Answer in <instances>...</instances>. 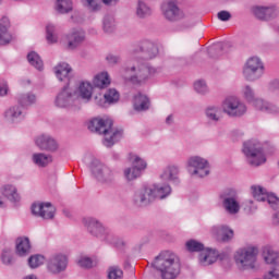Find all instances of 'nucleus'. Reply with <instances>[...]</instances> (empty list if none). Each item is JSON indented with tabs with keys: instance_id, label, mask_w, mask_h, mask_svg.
I'll return each mask as SVG.
<instances>
[{
	"instance_id": "c85d7f7f",
	"label": "nucleus",
	"mask_w": 279,
	"mask_h": 279,
	"mask_svg": "<svg viewBox=\"0 0 279 279\" xmlns=\"http://www.w3.org/2000/svg\"><path fill=\"white\" fill-rule=\"evenodd\" d=\"M15 254L21 257L29 256L32 254V243L29 238L21 236L15 241Z\"/></svg>"
},
{
	"instance_id": "de8ad7c7",
	"label": "nucleus",
	"mask_w": 279,
	"mask_h": 279,
	"mask_svg": "<svg viewBox=\"0 0 279 279\" xmlns=\"http://www.w3.org/2000/svg\"><path fill=\"white\" fill-rule=\"evenodd\" d=\"M1 263L2 265H13L14 256L12 255V251L10 248H4L1 253Z\"/></svg>"
},
{
	"instance_id": "0e129e2a",
	"label": "nucleus",
	"mask_w": 279,
	"mask_h": 279,
	"mask_svg": "<svg viewBox=\"0 0 279 279\" xmlns=\"http://www.w3.org/2000/svg\"><path fill=\"white\" fill-rule=\"evenodd\" d=\"M0 208H5V203H3V201L1 199V196H0Z\"/></svg>"
},
{
	"instance_id": "b1692460",
	"label": "nucleus",
	"mask_w": 279,
	"mask_h": 279,
	"mask_svg": "<svg viewBox=\"0 0 279 279\" xmlns=\"http://www.w3.org/2000/svg\"><path fill=\"white\" fill-rule=\"evenodd\" d=\"M148 186L153 190V202H156V199H167L173 191L169 183H155Z\"/></svg>"
},
{
	"instance_id": "393cba45",
	"label": "nucleus",
	"mask_w": 279,
	"mask_h": 279,
	"mask_svg": "<svg viewBox=\"0 0 279 279\" xmlns=\"http://www.w3.org/2000/svg\"><path fill=\"white\" fill-rule=\"evenodd\" d=\"M163 16L168 21H180L184 16V13L178 8V3L174 1H169L167 4L162 5Z\"/></svg>"
},
{
	"instance_id": "774afa93",
	"label": "nucleus",
	"mask_w": 279,
	"mask_h": 279,
	"mask_svg": "<svg viewBox=\"0 0 279 279\" xmlns=\"http://www.w3.org/2000/svg\"><path fill=\"white\" fill-rule=\"evenodd\" d=\"M1 3H3V0H0V5H1Z\"/></svg>"
},
{
	"instance_id": "49530a36",
	"label": "nucleus",
	"mask_w": 279,
	"mask_h": 279,
	"mask_svg": "<svg viewBox=\"0 0 279 279\" xmlns=\"http://www.w3.org/2000/svg\"><path fill=\"white\" fill-rule=\"evenodd\" d=\"M46 38L48 43L52 44L58 43V36L56 35V25L48 24L46 26Z\"/></svg>"
},
{
	"instance_id": "a18cd8bd",
	"label": "nucleus",
	"mask_w": 279,
	"mask_h": 279,
	"mask_svg": "<svg viewBox=\"0 0 279 279\" xmlns=\"http://www.w3.org/2000/svg\"><path fill=\"white\" fill-rule=\"evenodd\" d=\"M44 264H45V256L40 254L32 255L28 258V266L31 267V269H38V267H40V265H44Z\"/></svg>"
},
{
	"instance_id": "4be33fe9",
	"label": "nucleus",
	"mask_w": 279,
	"mask_h": 279,
	"mask_svg": "<svg viewBox=\"0 0 279 279\" xmlns=\"http://www.w3.org/2000/svg\"><path fill=\"white\" fill-rule=\"evenodd\" d=\"M253 14L259 21H274L279 16V8L276 5L255 7L253 8Z\"/></svg>"
},
{
	"instance_id": "58836bf2",
	"label": "nucleus",
	"mask_w": 279,
	"mask_h": 279,
	"mask_svg": "<svg viewBox=\"0 0 279 279\" xmlns=\"http://www.w3.org/2000/svg\"><path fill=\"white\" fill-rule=\"evenodd\" d=\"M56 10L59 14H69V12H73V0H57Z\"/></svg>"
},
{
	"instance_id": "dca6fc26",
	"label": "nucleus",
	"mask_w": 279,
	"mask_h": 279,
	"mask_svg": "<svg viewBox=\"0 0 279 279\" xmlns=\"http://www.w3.org/2000/svg\"><path fill=\"white\" fill-rule=\"evenodd\" d=\"M222 110L225 114L231 117L232 119H239L247 112V106H245L239 98L236 97H228L222 102Z\"/></svg>"
},
{
	"instance_id": "a211bd4d",
	"label": "nucleus",
	"mask_w": 279,
	"mask_h": 279,
	"mask_svg": "<svg viewBox=\"0 0 279 279\" xmlns=\"http://www.w3.org/2000/svg\"><path fill=\"white\" fill-rule=\"evenodd\" d=\"M66 267H69V257L61 253L52 255L47 262V269L53 276L66 271Z\"/></svg>"
},
{
	"instance_id": "2f4dec72",
	"label": "nucleus",
	"mask_w": 279,
	"mask_h": 279,
	"mask_svg": "<svg viewBox=\"0 0 279 279\" xmlns=\"http://www.w3.org/2000/svg\"><path fill=\"white\" fill-rule=\"evenodd\" d=\"M140 51L146 60H151L158 56V46L149 40H144L140 45Z\"/></svg>"
},
{
	"instance_id": "20e7f679",
	"label": "nucleus",
	"mask_w": 279,
	"mask_h": 279,
	"mask_svg": "<svg viewBox=\"0 0 279 279\" xmlns=\"http://www.w3.org/2000/svg\"><path fill=\"white\" fill-rule=\"evenodd\" d=\"M153 267L160 271L162 279H175L180 274V260L175 254L170 251L159 254L154 263Z\"/></svg>"
},
{
	"instance_id": "7ed1b4c3",
	"label": "nucleus",
	"mask_w": 279,
	"mask_h": 279,
	"mask_svg": "<svg viewBox=\"0 0 279 279\" xmlns=\"http://www.w3.org/2000/svg\"><path fill=\"white\" fill-rule=\"evenodd\" d=\"M112 125H114V122L112 119L108 117L104 118H93L88 124L87 128L89 132H93L94 134H102L105 135V138L102 141V145L105 147H112L114 143H119L121 138H123V131L122 129H112Z\"/></svg>"
},
{
	"instance_id": "e2e57ef3",
	"label": "nucleus",
	"mask_w": 279,
	"mask_h": 279,
	"mask_svg": "<svg viewBox=\"0 0 279 279\" xmlns=\"http://www.w3.org/2000/svg\"><path fill=\"white\" fill-rule=\"evenodd\" d=\"M112 1L117 2L119 0H102V3H105V5H110Z\"/></svg>"
},
{
	"instance_id": "cd10ccee",
	"label": "nucleus",
	"mask_w": 279,
	"mask_h": 279,
	"mask_svg": "<svg viewBox=\"0 0 279 279\" xmlns=\"http://www.w3.org/2000/svg\"><path fill=\"white\" fill-rule=\"evenodd\" d=\"M180 167L178 166H168L166 169H163L162 173L160 174V179L166 182H172V184H180Z\"/></svg>"
},
{
	"instance_id": "864d4df0",
	"label": "nucleus",
	"mask_w": 279,
	"mask_h": 279,
	"mask_svg": "<svg viewBox=\"0 0 279 279\" xmlns=\"http://www.w3.org/2000/svg\"><path fill=\"white\" fill-rule=\"evenodd\" d=\"M78 265L84 269H90V267H93V259L90 257H81L78 259Z\"/></svg>"
},
{
	"instance_id": "72a5a7b5",
	"label": "nucleus",
	"mask_w": 279,
	"mask_h": 279,
	"mask_svg": "<svg viewBox=\"0 0 279 279\" xmlns=\"http://www.w3.org/2000/svg\"><path fill=\"white\" fill-rule=\"evenodd\" d=\"M133 107L136 112H145L149 110V98L146 95L138 93L133 98Z\"/></svg>"
},
{
	"instance_id": "7c9ffc66",
	"label": "nucleus",
	"mask_w": 279,
	"mask_h": 279,
	"mask_svg": "<svg viewBox=\"0 0 279 279\" xmlns=\"http://www.w3.org/2000/svg\"><path fill=\"white\" fill-rule=\"evenodd\" d=\"M0 193L12 204H19V202H21L19 190H16V186L12 184L3 185L0 190Z\"/></svg>"
},
{
	"instance_id": "412c9836",
	"label": "nucleus",
	"mask_w": 279,
	"mask_h": 279,
	"mask_svg": "<svg viewBox=\"0 0 279 279\" xmlns=\"http://www.w3.org/2000/svg\"><path fill=\"white\" fill-rule=\"evenodd\" d=\"M35 144L41 151H49L50 154H54L60 147L58 141L53 138V136L49 134H41L35 140Z\"/></svg>"
},
{
	"instance_id": "bb28decb",
	"label": "nucleus",
	"mask_w": 279,
	"mask_h": 279,
	"mask_svg": "<svg viewBox=\"0 0 279 279\" xmlns=\"http://www.w3.org/2000/svg\"><path fill=\"white\" fill-rule=\"evenodd\" d=\"M251 104L255 110H259V112H266V114H279L278 106L262 98H256Z\"/></svg>"
},
{
	"instance_id": "37998d69",
	"label": "nucleus",
	"mask_w": 279,
	"mask_h": 279,
	"mask_svg": "<svg viewBox=\"0 0 279 279\" xmlns=\"http://www.w3.org/2000/svg\"><path fill=\"white\" fill-rule=\"evenodd\" d=\"M223 51V44L217 43L207 48V53L209 58H219Z\"/></svg>"
},
{
	"instance_id": "c756f323",
	"label": "nucleus",
	"mask_w": 279,
	"mask_h": 279,
	"mask_svg": "<svg viewBox=\"0 0 279 279\" xmlns=\"http://www.w3.org/2000/svg\"><path fill=\"white\" fill-rule=\"evenodd\" d=\"M205 117L209 125H217L221 121V108L215 105L206 107Z\"/></svg>"
},
{
	"instance_id": "09e8293b",
	"label": "nucleus",
	"mask_w": 279,
	"mask_h": 279,
	"mask_svg": "<svg viewBox=\"0 0 279 279\" xmlns=\"http://www.w3.org/2000/svg\"><path fill=\"white\" fill-rule=\"evenodd\" d=\"M243 97L248 104H252L256 99V93L254 92V88H252L250 85L244 86Z\"/></svg>"
},
{
	"instance_id": "69168bd1",
	"label": "nucleus",
	"mask_w": 279,
	"mask_h": 279,
	"mask_svg": "<svg viewBox=\"0 0 279 279\" xmlns=\"http://www.w3.org/2000/svg\"><path fill=\"white\" fill-rule=\"evenodd\" d=\"M25 279H37L35 275L27 276Z\"/></svg>"
},
{
	"instance_id": "8fccbe9b",
	"label": "nucleus",
	"mask_w": 279,
	"mask_h": 279,
	"mask_svg": "<svg viewBox=\"0 0 279 279\" xmlns=\"http://www.w3.org/2000/svg\"><path fill=\"white\" fill-rule=\"evenodd\" d=\"M108 279H123V270L119 266L109 267Z\"/></svg>"
},
{
	"instance_id": "6ab92c4d",
	"label": "nucleus",
	"mask_w": 279,
	"mask_h": 279,
	"mask_svg": "<svg viewBox=\"0 0 279 279\" xmlns=\"http://www.w3.org/2000/svg\"><path fill=\"white\" fill-rule=\"evenodd\" d=\"M86 40V33L83 29L74 28L65 35V49L75 51Z\"/></svg>"
},
{
	"instance_id": "5701e85b",
	"label": "nucleus",
	"mask_w": 279,
	"mask_h": 279,
	"mask_svg": "<svg viewBox=\"0 0 279 279\" xmlns=\"http://www.w3.org/2000/svg\"><path fill=\"white\" fill-rule=\"evenodd\" d=\"M27 112H25V109H23L19 105H14L9 107L4 111V119L8 121V123L16 124L21 123V121L25 120Z\"/></svg>"
},
{
	"instance_id": "4468645a",
	"label": "nucleus",
	"mask_w": 279,
	"mask_h": 279,
	"mask_svg": "<svg viewBox=\"0 0 279 279\" xmlns=\"http://www.w3.org/2000/svg\"><path fill=\"white\" fill-rule=\"evenodd\" d=\"M208 160L199 156H192L187 160V171L190 175H196V178H206L210 174V168Z\"/></svg>"
},
{
	"instance_id": "a19ab883",
	"label": "nucleus",
	"mask_w": 279,
	"mask_h": 279,
	"mask_svg": "<svg viewBox=\"0 0 279 279\" xmlns=\"http://www.w3.org/2000/svg\"><path fill=\"white\" fill-rule=\"evenodd\" d=\"M117 28V23L114 21V16L107 14L102 19V29L106 34H112Z\"/></svg>"
},
{
	"instance_id": "4d7b16f0",
	"label": "nucleus",
	"mask_w": 279,
	"mask_h": 279,
	"mask_svg": "<svg viewBox=\"0 0 279 279\" xmlns=\"http://www.w3.org/2000/svg\"><path fill=\"white\" fill-rule=\"evenodd\" d=\"M83 219H93L94 221H96V225L93 226L92 230H94V232H99V230H106V227H104V225H101V222H99V220H97L96 218H83Z\"/></svg>"
},
{
	"instance_id": "603ef678",
	"label": "nucleus",
	"mask_w": 279,
	"mask_h": 279,
	"mask_svg": "<svg viewBox=\"0 0 279 279\" xmlns=\"http://www.w3.org/2000/svg\"><path fill=\"white\" fill-rule=\"evenodd\" d=\"M194 90L198 93V95H206L208 93V86L204 81H197L194 83Z\"/></svg>"
},
{
	"instance_id": "5fc2aeb1",
	"label": "nucleus",
	"mask_w": 279,
	"mask_h": 279,
	"mask_svg": "<svg viewBox=\"0 0 279 279\" xmlns=\"http://www.w3.org/2000/svg\"><path fill=\"white\" fill-rule=\"evenodd\" d=\"M106 60L109 64V66H114L121 62V57L117 54H108L106 57Z\"/></svg>"
},
{
	"instance_id": "3c124183",
	"label": "nucleus",
	"mask_w": 279,
	"mask_h": 279,
	"mask_svg": "<svg viewBox=\"0 0 279 279\" xmlns=\"http://www.w3.org/2000/svg\"><path fill=\"white\" fill-rule=\"evenodd\" d=\"M83 5L87 8L90 12H99L100 5L99 0H81Z\"/></svg>"
},
{
	"instance_id": "9d476101",
	"label": "nucleus",
	"mask_w": 279,
	"mask_h": 279,
	"mask_svg": "<svg viewBox=\"0 0 279 279\" xmlns=\"http://www.w3.org/2000/svg\"><path fill=\"white\" fill-rule=\"evenodd\" d=\"M219 201L228 215H239L241 213V203H239V193L234 189H226L219 193Z\"/></svg>"
},
{
	"instance_id": "473e14b6",
	"label": "nucleus",
	"mask_w": 279,
	"mask_h": 279,
	"mask_svg": "<svg viewBox=\"0 0 279 279\" xmlns=\"http://www.w3.org/2000/svg\"><path fill=\"white\" fill-rule=\"evenodd\" d=\"M213 234H219L222 243H230L231 239H234V230L228 226L213 227Z\"/></svg>"
},
{
	"instance_id": "ddd939ff",
	"label": "nucleus",
	"mask_w": 279,
	"mask_h": 279,
	"mask_svg": "<svg viewBox=\"0 0 279 279\" xmlns=\"http://www.w3.org/2000/svg\"><path fill=\"white\" fill-rule=\"evenodd\" d=\"M263 73H265V65L260 58L252 57L246 61L243 69L245 80L248 82H256V80L263 77Z\"/></svg>"
},
{
	"instance_id": "9b49d317",
	"label": "nucleus",
	"mask_w": 279,
	"mask_h": 279,
	"mask_svg": "<svg viewBox=\"0 0 279 279\" xmlns=\"http://www.w3.org/2000/svg\"><path fill=\"white\" fill-rule=\"evenodd\" d=\"M129 160L132 162V167L125 168L123 175L126 182H134V180H138L145 169H147V161L135 154H130Z\"/></svg>"
},
{
	"instance_id": "ea45409f",
	"label": "nucleus",
	"mask_w": 279,
	"mask_h": 279,
	"mask_svg": "<svg viewBox=\"0 0 279 279\" xmlns=\"http://www.w3.org/2000/svg\"><path fill=\"white\" fill-rule=\"evenodd\" d=\"M27 60H28V64H31V66H34L35 69H37V71H43L44 63H43V59H40V54H38V52H36V51L28 52Z\"/></svg>"
},
{
	"instance_id": "6e6d98bb",
	"label": "nucleus",
	"mask_w": 279,
	"mask_h": 279,
	"mask_svg": "<svg viewBox=\"0 0 279 279\" xmlns=\"http://www.w3.org/2000/svg\"><path fill=\"white\" fill-rule=\"evenodd\" d=\"M219 21H222L223 23H226L227 21H230V19H232V14L228 11H220L217 14Z\"/></svg>"
},
{
	"instance_id": "0eeeda50",
	"label": "nucleus",
	"mask_w": 279,
	"mask_h": 279,
	"mask_svg": "<svg viewBox=\"0 0 279 279\" xmlns=\"http://www.w3.org/2000/svg\"><path fill=\"white\" fill-rule=\"evenodd\" d=\"M252 195L257 202H267L272 210H276L272 215L274 226H279V198L275 194L267 193V190L260 185L251 186Z\"/></svg>"
},
{
	"instance_id": "a878e982",
	"label": "nucleus",
	"mask_w": 279,
	"mask_h": 279,
	"mask_svg": "<svg viewBox=\"0 0 279 279\" xmlns=\"http://www.w3.org/2000/svg\"><path fill=\"white\" fill-rule=\"evenodd\" d=\"M10 19L3 16L0 20V47H5L12 43V33H10Z\"/></svg>"
},
{
	"instance_id": "c9c22d12",
	"label": "nucleus",
	"mask_w": 279,
	"mask_h": 279,
	"mask_svg": "<svg viewBox=\"0 0 279 279\" xmlns=\"http://www.w3.org/2000/svg\"><path fill=\"white\" fill-rule=\"evenodd\" d=\"M32 160L37 167L45 168L50 165V162L52 161V157L51 155H47L45 153H35L32 156Z\"/></svg>"
},
{
	"instance_id": "338daca9",
	"label": "nucleus",
	"mask_w": 279,
	"mask_h": 279,
	"mask_svg": "<svg viewBox=\"0 0 279 279\" xmlns=\"http://www.w3.org/2000/svg\"><path fill=\"white\" fill-rule=\"evenodd\" d=\"M97 104H98V106H102L101 101H98Z\"/></svg>"
},
{
	"instance_id": "f257e3e1",
	"label": "nucleus",
	"mask_w": 279,
	"mask_h": 279,
	"mask_svg": "<svg viewBox=\"0 0 279 279\" xmlns=\"http://www.w3.org/2000/svg\"><path fill=\"white\" fill-rule=\"evenodd\" d=\"M71 71H73V69H71V65L66 62H60L54 66L58 81L66 83L54 99V106H57V108H73L80 104L77 92L71 88Z\"/></svg>"
},
{
	"instance_id": "423d86ee",
	"label": "nucleus",
	"mask_w": 279,
	"mask_h": 279,
	"mask_svg": "<svg viewBox=\"0 0 279 279\" xmlns=\"http://www.w3.org/2000/svg\"><path fill=\"white\" fill-rule=\"evenodd\" d=\"M83 223L87 229V232L93 236H97L100 241H105V243H109L110 245H114L116 247H123V240L119 239V236L114 235L113 232L108 229H99V231L93 230V226H97V221L93 218L83 219Z\"/></svg>"
},
{
	"instance_id": "c03bdc74",
	"label": "nucleus",
	"mask_w": 279,
	"mask_h": 279,
	"mask_svg": "<svg viewBox=\"0 0 279 279\" xmlns=\"http://www.w3.org/2000/svg\"><path fill=\"white\" fill-rule=\"evenodd\" d=\"M119 92L114 88H110L104 95L105 104H117V101H119Z\"/></svg>"
},
{
	"instance_id": "6e6552de",
	"label": "nucleus",
	"mask_w": 279,
	"mask_h": 279,
	"mask_svg": "<svg viewBox=\"0 0 279 279\" xmlns=\"http://www.w3.org/2000/svg\"><path fill=\"white\" fill-rule=\"evenodd\" d=\"M185 247L187 252L199 253L198 260L203 265V267H208V265L217 263V253L210 248H206L204 246V243L197 240H189L185 243Z\"/></svg>"
},
{
	"instance_id": "f3484780",
	"label": "nucleus",
	"mask_w": 279,
	"mask_h": 279,
	"mask_svg": "<svg viewBox=\"0 0 279 279\" xmlns=\"http://www.w3.org/2000/svg\"><path fill=\"white\" fill-rule=\"evenodd\" d=\"M135 208H146L150 204H154L153 190L149 185H143L134 191L131 199Z\"/></svg>"
},
{
	"instance_id": "13d9d810",
	"label": "nucleus",
	"mask_w": 279,
	"mask_h": 279,
	"mask_svg": "<svg viewBox=\"0 0 279 279\" xmlns=\"http://www.w3.org/2000/svg\"><path fill=\"white\" fill-rule=\"evenodd\" d=\"M8 95V84L0 83V97H5Z\"/></svg>"
},
{
	"instance_id": "e433bc0d",
	"label": "nucleus",
	"mask_w": 279,
	"mask_h": 279,
	"mask_svg": "<svg viewBox=\"0 0 279 279\" xmlns=\"http://www.w3.org/2000/svg\"><path fill=\"white\" fill-rule=\"evenodd\" d=\"M95 88H108L110 86V75L108 72L97 74L93 80Z\"/></svg>"
},
{
	"instance_id": "f8f14e48",
	"label": "nucleus",
	"mask_w": 279,
	"mask_h": 279,
	"mask_svg": "<svg viewBox=\"0 0 279 279\" xmlns=\"http://www.w3.org/2000/svg\"><path fill=\"white\" fill-rule=\"evenodd\" d=\"M257 254L258 248L254 246L236 251L234 259L239 269H254Z\"/></svg>"
},
{
	"instance_id": "f704fd0d",
	"label": "nucleus",
	"mask_w": 279,
	"mask_h": 279,
	"mask_svg": "<svg viewBox=\"0 0 279 279\" xmlns=\"http://www.w3.org/2000/svg\"><path fill=\"white\" fill-rule=\"evenodd\" d=\"M17 102L20 108L25 110L26 108H29V106H34V104H36V95L33 93L20 94L17 95Z\"/></svg>"
},
{
	"instance_id": "4c0bfd02",
	"label": "nucleus",
	"mask_w": 279,
	"mask_h": 279,
	"mask_svg": "<svg viewBox=\"0 0 279 279\" xmlns=\"http://www.w3.org/2000/svg\"><path fill=\"white\" fill-rule=\"evenodd\" d=\"M81 99L90 101L93 99V85L89 82H82L78 86Z\"/></svg>"
},
{
	"instance_id": "2eb2a0df",
	"label": "nucleus",
	"mask_w": 279,
	"mask_h": 279,
	"mask_svg": "<svg viewBox=\"0 0 279 279\" xmlns=\"http://www.w3.org/2000/svg\"><path fill=\"white\" fill-rule=\"evenodd\" d=\"M263 256L267 265H271L270 270L264 276V279H279V251L266 246Z\"/></svg>"
},
{
	"instance_id": "79ce46f5",
	"label": "nucleus",
	"mask_w": 279,
	"mask_h": 279,
	"mask_svg": "<svg viewBox=\"0 0 279 279\" xmlns=\"http://www.w3.org/2000/svg\"><path fill=\"white\" fill-rule=\"evenodd\" d=\"M136 16H138V19H147V16H151V9L147 3L140 0L137 2Z\"/></svg>"
},
{
	"instance_id": "680f3d73",
	"label": "nucleus",
	"mask_w": 279,
	"mask_h": 279,
	"mask_svg": "<svg viewBox=\"0 0 279 279\" xmlns=\"http://www.w3.org/2000/svg\"><path fill=\"white\" fill-rule=\"evenodd\" d=\"M113 160H119L121 158V155L119 153H112Z\"/></svg>"
},
{
	"instance_id": "1a4fd4ad",
	"label": "nucleus",
	"mask_w": 279,
	"mask_h": 279,
	"mask_svg": "<svg viewBox=\"0 0 279 279\" xmlns=\"http://www.w3.org/2000/svg\"><path fill=\"white\" fill-rule=\"evenodd\" d=\"M89 170L100 184H105V186H112L114 184V170L101 163L98 159L90 161Z\"/></svg>"
},
{
	"instance_id": "aec40b11",
	"label": "nucleus",
	"mask_w": 279,
	"mask_h": 279,
	"mask_svg": "<svg viewBox=\"0 0 279 279\" xmlns=\"http://www.w3.org/2000/svg\"><path fill=\"white\" fill-rule=\"evenodd\" d=\"M31 210L35 217H41V219H53L56 217V207L51 203H34Z\"/></svg>"
},
{
	"instance_id": "39448f33",
	"label": "nucleus",
	"mask_w": 279,
	"mask_h": 279,
	"mask_svg": "<svg viewBox=\"0 0 279 279\" xmlns=\"http://www.w3.org/2000/svg\"><path fill=\"white\" fill-rule=\"evenodd\" d=\"M242 153L244 154L250 167H260V165H265V162H267L265 147L258 140H248L244 142Z\"/></svg>"
},
{
	"instance_id": "f03ea898",
	"label": "nucleus",
	"mask_w": 279,
	"mask_h": 279,
	"mask_svg": "<svg viewBox=\"0 0 279 279\" xmlns=\"http://www.w3.org/2000/svg\"><path fill=\"white\" fill-rule=\"evenodd\" d=\"M155 73V68L138 59L128 60L121 68V75L133 86H143Z\"/></svg>"
},
{
	"instance_id": "052dcab7",
	"label": "nucleus",
	"mask_w": 279,
	"mask_h": 279,
	"mask_svg": "<svg viewBox=\"0 0 279 279\" xmlns=\"http://www.w3.org/2000/svg\"><path fill=\"white\" fill-rule=\"evenodd\" d=\"M173 123H174L173 114H169L166 118V125H173Z\"/></svg>"
},
{
	"instance_id": "bf43d9fd",
	"label": "nucleus",
	"mask_w": 279,
	"mask_h": 279,
	"mask_svg": "<svg viewBox=\"0 0 279 279\" xmlns=\"http://www.w3.org/2000/svg\"><path fill=\"white\" fill-rule=\"evenodd\" d=\"M270 90H278L279 92V78H276L270 82L269 84Z\"/></svg>"
}]
</instances>
